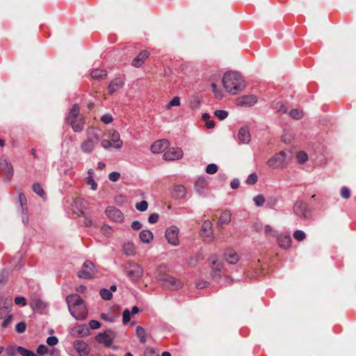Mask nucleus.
Returning <instances> with one entry per match:
<instances>
[{
	"instance_id": "nucleus-1",
	"label": "nucleus",
	"mask_w": 356,
	"mask_h": 356,
	"mask_svg": "<svg viewBox=\"0 0 356 356\" xmlns=\"http://www.w3.org/2000/svg\"><path fill=\"white\" fill-rule=\"evenodd\" d=\"M222 84L225 90L231 95H237L245 88V81L237 72H226L222 77Z\"/></svg>"
},
{
	"instance_id": "nucleus-2",
	"label": "nucleus",
	"mask_w": 356,
	"mask_h": 356,
	"mask_svg": "<svg viewBox=\"0 0 356 356\" xmlns=\"http://www.w3.org/2000/svg\"><path fill=\"white\" fill-rule=\"evenodd\" d=\"M65 121L70 124L74 132H81L83 129V120L79 115V106L75 104L72 106Z\"/></svg>"
},
{
	"instance_id": "nucleus-3",
	"label": "nucleus",
	"mask_w": 356,
	"mask_h": 356,
	"mask_svg": "<svg viewBox=\"0 0 356 356\" xmlns=\"http://www.w3.org/2000/svg\"><path fill=\"white\" fill-rule=\"evenodd\" d=\"M143 268L138 264L129 261L127 263V276L131 282H136L143 275Z\"/></svg>"
},
{
	"instance_id": "nucleus-4",
	"label": "nucleus",
	"mask_w": 356,
	"mask_h": 356,
	"mask_svg": "<svg viewBox=\"0 0 356 356\" xmlns=\"http://www.w3.org/2000/svg\"><path fill=\"white\" fill-rule=\"evenodd\" d=\"M286 164V154L284 151L275 154L267 161V165L272 169L284 168Z\"/></svg>"
},
{
	"instance_id": "nucleus-5",
	"label": "nucleus",
	"mask_w": 356,
	"mask_h": 356,
	"mask_svg": "<svg viewBox=\"0 0 356 356\" xmlns=\"http://www.w3.org/2000/svg\"><path fill=\"white\" fill-rule=\"evenodd\" d=\"M97 273L94 264L90 260H86L81 269L78 272V277L83 279L92 278Z\"/></svg>"
},
{
	"instance_id": "nucleus-6",
	"label": "nucleus",
	"mask_w": 356,
	"mask_h": 356,
	"mask_svg": "<svg viewBox=\"0 0 356 356\" xmlns=\"http://www.w3.org/2000/svg\"><path fill=\"white\" fill-rule=\"evenodd\" d=\"M115 337L116 334L113 330H106L104 332L99 333L95 337V340L98 343H104L105 346L109 347L112 344Z\"/></svg>"
},
{
	"instance_id": "nucleus-7",
	"label": "nucleus",
	"mask_w": 356,
	"mask_h": 356,
	"mask_svg": "<svg viewBox=\"0 0 356 356\" xmlns=\"http://www.w3.org/2000/svg\"><path fill=\"white\" fill-rule=\"evenodd\" d=\"M179 229L177 226L172 225L168 227L165 232V236L168 242L174 246L179 245Z\"/></svg>"
},
{
	"instance_id": "nucleus-8",
	"label": "nucleus",
	"mask_w": 356,
	"mask_h": 356,
	"mask_svg": "<svg viewBox=\"0 0 356 356\" xmlns=\"http://www.w3.org/2000/svg\"><path fill=\"white\" fill-rule=\"evenodd\" d=\"M200 234L205 242L210 243L213 241L212 223L210 220H205L203 222Z\"/></svg>"
},
{
	"instance_id": "nucleus-9",
	"label": "nucleus",
	"mask_w": 356,
	"mask_h": 356,
	"mask_svg": "<svg viewBox=\"0 0 356 356\" xmlns=\"http://www.w3.org/2000/svg\"><path fill=\"white\" fill-rule=\"evenodd\" d=\"M105 213L110 220L114 222H122L124 220L122 212L115 207H108L106 209Z\"/></svg>"
},
{
	"instance_id": "nucleus-10",
	"label": "nucleus",
	"mask_w": 356,
	"mask_h": 356,
	"mask_svg": "<svg viewBox=\"0 0 356 356\" xmlns=\"http://www.w3.org/2000/svg\"><path fill=\"white\" fill-rule=\"evenodd\" d=\"M161 280L165 287L170 288L173 290L178 289L182 286V283L180 280L168 275H163Z\"/></svg>"
},
{
	"instance_id": "nucleus-11",
	"label": "nucleus",
	"mask_w": 356,
	"mask_h": 356,
	"mask_svg": "<svg viewBox=\"0 0 356 356\" xmlns=\"http://www.w3.org/2000/svg\"><path fill=\"white\" fill-rule=\"evenodd\" d=\"M183 151L181 148L170 147L163 155L165 161H175L181 159Z\"/></svg>"
},
{
	"instance_id": "nucleus-12",
	"label": "nucleus",
	"mask_w": 356,
	"mask_h": 356,
	"mask_svg": "<svg viewBox=\"0 0 356 356\" xmlns=\"http://www.w3.org/2000/svg\"><path fill=\"white\" fill-rule=\"evenodd\" d=\"M73 348L79 356H88L90 348L86 342L83 340H76L73 343Z\"/></svg>"
},
{
	"instance_id": "nucleus-13",
	"label": "nucleus",
	"mask_w": 356,
	"mask_h": 356,
	"mask_svg": "<svg viewBox=\"0 0 356 356\" xmlns=\"http://www.w3.org/2000/svg\"><path fill=\"white\" fill-rule=\"evenodd\" d=\"M65 301L69 311H72V309L79 305H85L83 300L76 293L68 295L65 298Z\"/></svg>"
},
{
	"instance_id": "nucleus-14",
	"label": "nucleus",
	"mask_w": 356,
	"mask_h": 356,
	"mask_svg": "<svg viewBox=\"0 0 356 356\" xmlns=\"http://www.w3.org/2000/svg\"><path fill=\"white\" fill-rule=\"evenodd\" d=\"M293 212L300 218H307L308 205L302 200H297L293 205Z\"/></svg>"
},
{
	"instance_id": "nucleus-15",
	"label": "nucleus",
	"mask_w": 356,
	"mask_h": 356,
	"mask_svg": "<svg viewBox=\"0 0 356 356\" xmlns=\"http://www.w3.org/2000/svg\"><path fill=\"white\" fill-rule=\"evenodd\" d=\"M86 134L87 139L95 143V144H97L98 142L103 137L102 131L99 129L95 127L88 128L86 131Z\"/></svg>"
},
{
	"instance_id": "nucleus-16",
	"label": "nucleus",
	"mask_w": 356,
	"mask_h": 356,
	"mask_svg": "<svg viewBox=\"0 0 356 356\" xmlns=\"http://www.w3.org/2000/svg\"><path fill=\"white\" fill-rule=\"evenodd\" d=\"M70 314L76 320H83L87 317L88 309L85 305L75 307L72 311H69Z\"/></svg>"
},
{
	"instance_id": "nucleus-17",
	"label": "nucleus",
	"mask_w": 356,
	"mask_h": 356,
	"mask_svg": "<svg viewBox=\"0 0 356 356\" xmlns=\"http://www.w3.org/2000/svg\"><path fill=\"white\" fill-rule=\"evenodd\" d=\"M169 146V142L166 139H161L155 141L151 145L150 149L154 154H159L164 152Z\"/></svg>"
},
{
	"instance_id": "nucleus-18",
	"label": "nucleus",
	"mask_w": 356,
	"mask_h": 356,
	"mask_svg": "<svg viewBox=\"0 0 356 356\" xmlns=\"http://www.w3.org/2000/svg\"><path fill=\"white\" fill-rule=\"evenodd\" d=\"M257 102V97L253 95H245L237 99V104L241 106H252Z\"/></svg>"
},
{
	"instance_id": "nucleus-19",
	"label": "nucleus",
	"mask_w": 356,
	"mask_h": 356,
	"mask_svg": "<svg viewBox=\"0 0 356 356\" xmlns=\"http://www.w3.org/2000/svg\"><path fill=\"white\" fill-rule=\"evenodd\" d=\"M108 138L113 142V145L115 149H120L123 145V142L120 140V134L115 130H111L108 133Z\"/></svg>"
},
{
	"instance_id": "nucleus-20",
	"label": "nucleus",
	"mask_w": 356,
	"mask_h": 356,
	"mask_svg": "<svg viewBox=\"0 0 356 356\" xmlns=\"http://www.w3.org/2000/svg\"><path fill=\"white\" fill-rule=\"evenodd\" d=\"M0 166L1 169L5 172L7 177L10 178L13 175V168L8 159L3 158L1 159Z\"/></svg>"
},
{
	"instance_id": "nucleus-21",
	"label": "nucleus",
	"mask_w": 356,
	"mask_h": 356,
	"mask_svg": "<svg viewBox=\"0 0 356 356\" xmlns=\"http://www.w3.org/2000/svg\"><path fill=\"white\" fill-rule=\"evenodd\" d=\"M238 138L241 143L248 144L251 140L250 131L247 127H242L239 129Z\"/></svg>"
},
{
	"instance_id": "nucleus-22",
	"label": "nucleus",
	"mask_w": 356,
	"mask_h": 356,
	"mask_svg": "<svg viewBox=\"0 0 356 356\" xmlns=\"http://www.w3.org/2000/svg\"><path fill=\"white\" fill-rule=\"evenodd\" d=\"M278 244L282 249H288L291 245V238L290 235H277Z\"/></svg>"
},
{
	"instance_id": "nucleus-23",
	"label": "nucleus",
	"mask_w": 356,
	"mask_h": 356,
	"mask_svg": "<svg viewBox=\"0 0 356 356\" xmlns=\"http://www.w3.org/2000/svg\"><path fill=\"white\" fill-rule=\"evenodd\" d=\"M232 213L229 211H224L218 220V227L222 228L224 225H228L231 222Z\"/></svg>"
},
{
	"instance_id": "nucleus-24",
	"label": "nucleus",
	"mask_w": 356,
	"mask_h": 356,
	"mask_svg": "<svg viewBox=\"0 0 356 356\" xmlns=\"http://www.w3.org/2000/svg\"><path fill=\"white\" fill-rule=\"evenodd\" d=\"M122 251L123 253L128 257H132L135 255L136 248L134 244L130 241L124 243L122 245Z\"/></svg>"
},
{
	"instance_id": "nucleus-25",
	"label": "nucleus",
	"mask_w": 356,
	"mask_h": 356,
	"mask_svg": "<svg viewBox=\"0 0 356 356\" xmlns=\"http://www.w3.org/2000/svg\"><path fill=\"white\" fill-rule=\"evenodd\" d=\"M149 56V53L147 51H142L139 55L132 60V65L136 67H139L142 65L145 59Z\"/></svg>"
},
{
	"instance_id": "nucleus-26",
	"label": "nucleus",
	"mask_w": 356,
	"mask_h": 356,
	"mask_svg": "<svg viewBox=\"0 0 356 356\" xmlns=\"http://www.w3.org/2000/svg\"><path fill=\"white\" fill-rule=\"evenodd\" d=\"M124 86V82L120 79H115L108 85V91L111 94L114 93Z\"/></svg>"
},
{
	"instance_id": "nucleus-27",
	"label": "nucleus",
	"mask_w": 356,
	"mask_h": 356,
	"mask_svg": "<svg viewBox=\"0 0 356 356\" xmlns=\"http://www.w3.org/2000/svg\"><path fill=\"white\" fill-rule=\"evenodd\" d=\"M153 237L152 232L148 229H143L139 233V238L144 243H149Z\"/></svg>"
},
{
	"instance_id": "nucleus-28",
	"label": "nucleus",
	"mask_w": 356,
	"mask_h": 356,
	"mask_svg": "<svg viewBox=\"0 0 356 356\" xmlns=\"http://www.w3.org/2000/svg\"><path fill=\"white\" fill-rule=\"evenodd\" d=\"M95 145V143L87 139L81 143V149L83 152L89 154L93 151Z\"/></svg>"
},
{
	"instance_id": "nucleus-29",
	"label": "nucleus",
	"mask_w": 356,
	"mask_h": 356,
	"mask_svg": "<svg viewBox=\"0 0 356 356\" xmlns=\"http://www.w3.org/2000/svg\"><path fill=\"white\" fill-rule=\"evenodd\" d=\"M186 188L182 185H177L174 187L173 195L176 199H182L186 195Z\"/></svg>"
},
{
	"instance_id": "nucleus-30",
	"label": "nucleus",
	"mask_w": 356,
	"mask_h": 356,
	"mask_svg": "<svg viewBox=\"0 0 356 356\" xmlns=\"http://www.w3.org/2000/svg\"><path fill=\"white\" fill-rule=\"evenodd\" d=\"M136 336L141 343L147 341V334L145 330L142 326H137L136 328Z\"/></svg>"
},
{
	"instance_id": "nucleus-31",
	"label": "nucleus",
	"mask_w": 356,
	"mask_h": 356,
	"mask_svg": "<svg viewBox=\"0 0 356 356\" xmlns=\"http://www.w3.org/2000/svg\"><path fill=\"white\" fill-rule=\"evenodd\" d=\"M74 331L81 337L88 336L90 334V328L86 325L83 324L74 327Z\"/></svg>"
},
{
	"instance_id": "nucleus-32",
	"label": "nucleus",
	"mask_w": 356,
	"mask_h": 356,
	"mask_svg": "<svg viewBox=\"0 0 356 356\" xmlns=\"http://www.w3.org/2000/svg\"><path fill=\"white\" fill-rule=\"evenodd\" d=\"M18 210L20 211L23 224L25 226H28L29 224V214L28 207L19 208Z\"/></svg>"
},
{
	"instance_id": "nucleus-33",
	"label": "nucleus",
	"mask_w": 356,
	"mask_h": 356,
	"mask_svg": "<svg viewBox=\"0 0 356 356\" xmlns=\"http://www.w3.org/2000/svg\"><path fill=\"white\" fill-rule=\"evenodd\" d=\"M225 259L229 264H234L238 261V256L236 252L229 251L225 254Z\"/></svg>"
},
{
	"instance_id": "nucleus-34",
	"label": "nucleus",
	"mask_w": 356,
	"mask_h": 356,
	"mask_svg": "<svg viewBox=\"0 0 356 356\" xmlns=\"http://www.w3.org/2000/svg\"><path fill=\"white\" fill-rule=\"evenodd\" d=\"M106 75V72L104 70L95 69L91 72L92 79H99Z\"/></svg>"
},
{
	"instance_id": "nucleus-35",
	"label": "nucleus",
	"mask_w": 356,
	"mask_h": 356,
	"mask_svg": "<svg viewBox=\"0 0 356 356\" xmlns=\"http://www.w3.org/2000/svg\"><path fill=\"white\" fill-rule=\"evenodd\" d=\"M101 298L104 300H110L113 298L111 290L108 289H102L99 291Z\"/></svg>"
},
{
	"instance_id": "nucleus-36",
	"label": "nucleus",
	"mask_w": 356,
	"mask_h": 356,
	"mask_svg": "<svg viewBox=\"0 0 356 356\" xmlns=\"http://www.w3.org/2000/svg\"><path fill=\"white\" fill-rule=\"evenodd\" d=\"M273 107L280 113H285L287 111V108L282 102H276L273 103Z\"/></svg>"
},
{
	"instance_id": "nucleus-37",
	"label": "nucleus",
	"mask_w": 356,
	"mask_h": 356,
	"mask_svg": "<svg viewBox=\"0 0 356 356\" xmlns=\"http://www.w3.org/2000/svg\"><path fill=\"white\" fill-rule=\"evenodd\" d=\"M17 351L22 356H35V354L33 351L29 350L22 346H17Z\"/></svg>"
},
{
	"instance_id": "nucleus-38",
	"label": "nucleus",
	"mask_w": 356,
	"mask_h": 356,
	"mask_svg": "<svg viewBox=\"0 0 356 356\" xmlns=\"http://www.w3.org/2000/svg\"><path fill=\"white\" fill-rule=\"evenodd\" d=\"M33 191L38 194L41 197L44 198L45 196V193L41 186V185L38 183H35L33 185Z\"/></svg>"
},
{
	"instance_id": "nucleus-39",
	"label": "nucleus",
	"mask_w": 356,
	"mask_h": 356,
	"mask_svg": "<svg viewBox=\"0 0 356 356\" xmlns=\"http://www.w3.org/2000/svg\"><path fill=\"white\" fill-rule=\"evenodd\" d=\"M214 115L219 120H222L227 118L228 112L225 110H216L214 111Z\"/></svg>"
},
{
	"instance_id": "nucleus-40",
	"label": "nucleus",
	"mask_w": 356,
	"mask_h": 356,
	"mask_svg": "<svg viewBox=\"0 0 356 356\" xmlns=\"http://www.w3.org/2000/svg\"><path fill=\"white\" fill-rule=\"evenodd\" d=\"M296 158H297L298 163L300 164L305 163L308 159L307 154L305 152H302V151L299 152L297 154Z\"/></svg>"
},
{
	"instance_id": "nucleus-41",
	"label": "nucleus",
	"mask_w": 356,
	"mask_h": 356,
	"mask_svg": "<svg viewBox=\"0 0 356 356\" xmlns=\"http://www.w3.org/2000/svg\"><path fill=\"white\" fill-rule=\"evenodd\" d=\"M293 237L298 241H301L305 238L306 234L303 231L298 229L294 232Z\"/></svg>"
},
{
	"instance_id": "nucleus-42",
	"label": "nucleus",
	"mask_w": 356,
	"mask_h": 356,
	"mask_svg": "<svg viewBox=\"0 0 356 356\" xmlns=\"http://www.w3.org/2000/svg\"><path fill=\"white\" fill-rule=\"evenodd\" d=\"M253 201L256 206L261 207L265 202V197L263 195H258L253 198Z\"/></svg>"
},
{
	"instance_id": "nucleus-43",
	"label": "nucleus",
	"mask_w": 356,
	"mask_h": 356,
	"mask_svg": "<svg viewBox=\"0 0 356 356\" xmlns=\"http://www.w3.org/2000/svg\"><path fill=\"white\" fill-rule=\"evenodd\" d=\"M31 306L34 309H42L44 306V302L40 299H35L31 302Z\"/></svg>"
},
{
	"instance_id": "nucleus-44",
	"label": "nucleus",
	"mask_w": 356,
	"mask_h": 356,
	"mask_svg": "<svg viewBox=\"0 0 356 356\" xmlns=\"http://www.w3.org/2000/svg\"><path fill=\"white\" fill-rule=\"evenodd\" d=\"M289 115L296 120H299L302 117V112L298 109H292L289 112Z\"/></svg>"
},
{
	"instance_id": "nucleus-45",
	"label": "nucleus",
	"mask_w": 356,
	"mask_h": 356,
	"mask_svg": "<svg viewBox=\"0 0 356 356\" xmlns=\"http://www.w3.org/2000/svg\"><path fill=\"white\" fill-rule=\"evenodd\" d=\"M18 200L19 202L20 208L28 207L27 199L23 193H20L18 195Z\"/></svg>"
},
{
	"instance_id": "nucleus-46",
	"label": "nucleus",
	"mask_w": 356,
	"mask_h": 356,
	"mask_svg": "<svg viewBox=\"0 0 356 356\" xmlns=\"http://www.w3.org/2000/svg\"><path fill=\"white\" fill-rule=\"evenodd\" d=\"M218 171V165L215 163H210L206 168V172L209 175L215 174Z\"/></svg>"
},
{
	"instance_id": "nucleus-47",
	"label": "nucleus",
	"mask_w": 356,
	"mask_h": 356,
	"mask_svg": "<svg viewBox=\"0 0 356 356\" xmlns=\"http://www.w3.org/2000/svg\"><path fill=\"white\" fill-rule=\"evenodd\" d=\"M148 203L145 200H143L136 204V208L140 211H145L147 209Z\"/></svg>"
},
{
	"instance_id": "nucleus-48",
	"label": "nucleus",
	"mask_w": 356,
	"mask_h": 356,
	"mask_svg": "<svg viewBox=\"0 0 356 356\" xmlns=\"http://www.w3.org/2000/svg\"><path fill=\"white\" fill-rule=\"evenodd\" d=\"M264 232L266 235H270L273 237H277L278 235V232L277 231L273 230V228L269 225H266L265 226Z\"/></svg>"
},
{
	"instance_id": "nucleus-49",
	"label": "nucleus",
	"mask_w": 356,
	"mask_h": 356,
	"mask_svg": "<svg viewBox=\"0 0 356 356\" xmlns=\"http://www.w3.org/2000/svg\"><path fill=\"white\" fill-rule=\"evenodd\" d=\"M258 177L255 173L250 174L246 179V183L250 185H253L257 181Z\"/></svg>"
},
{
	"instance_id": "nucleus-50",
	"label": "nucleus",
	"mask_w": 356,
	"mask_h": 356,
	"mask_svg": "<svg viewBox=\"0 0 356 356\" xmlns=\"http://www.w3.org/2000/svg\"><path fill=\"white\" fill-rule=\"evenodd\" d=\"M341 195L344 199H348L350 197V191L346 186H343L341 189Z\"/></svg>"
},
{
	"instance_id": "nucleus-51",
	"label": "nucleus",
	"mask_w": 356,
	"mask_h": 356,
	"mask_svg": "<svg viewBox=\"0 0 356 356\" xmlns=\"http://www.w3.org/2000/svg\"><path fill=\"white\" fill-rule=\"evenodd\" d=\"M180 104V99L179 97H174L166 106L168 108L172 106H177Z\"/></svg>"
},
{
	"instance_id": "nucleus-52",
	"label": "nucleus",
	"mask_w": 356,
	"mask_h": 356,
	"mask_svg": "<svg viewBox=\"0 0 356 356\" xmlns=\"http://www.w3.org/2000/svg\"><path fill=\"white\" fill-rule=\"evenodd\" d=\"M87 184L91 186L93 191H96L97 188V184L95 183L92 176H88L86 179Z\"/></svg>"
},
{
	"instance_id": "nucleus-53",
	"label": "nucleus",
	"mask_w": 356,
	"mask_h": 356,
	"mask_svg": "<svg viewBox=\"0 0 356 356\" xmlns=\"http://www.w3.org/2000/svg\"><path fill=\"white\" fill-rule=\"evenodd\" d=\"M26 325L24 322H19L15 326L16 332L23 333L26 330Z\"/></svg>"
},
{
	"instance_id": "nucleus-54",
	"label": "nucleus",
	"mask_w": 356,
	"mask_h": 356,
	"mask_svg": "<svg viewBox=\"0 0 356 356\" xmlns=\"http://www.w3.org/2000/svg\"><path fill=\"white\" fill-rule=\"evenodd\" d=\"M15 303L17 305H22L23 307L27 305L26 300L23 296H17L15 298Z\"/></svg>"
},
{
	"instance_id": "nucleus-55",
	"label": "nucleus",
	"mask_w": 356,
	"mask_h": 356,
	"mask_svg": "<svg viewBox=\"0 0 356 356\" xmlns=\"http://www.w3.org/2000/svg\"><path fill=\"white\" fill-rule=\"evenodd\" d=\"M58 343V339L55 336H50L47 339V343L50 346H54Z\"/></svg>"
},
{
	"instance_id": "nucleus-56",
	"label": "nucleus",
	"mask_w": 356,
	"mask_h": 356,
	"mask_svg": "<svg viewBox=\"0 0 356 356\" xmlns=\"http://www.w3.org/2000/svg\"><path fill=\"white\" fill-rule=\"evenodd\" d=\"M130 314L131 313L129 309H126L124 310L122 313V322L124 324L127 323L130 321Z\"/></svg>"
},
{
	"instance_id": "nucleus-57",
	"label": "nucleus",
	"mask_w": 356,
	"mask_h": 356,
	"mask_svg": "<svg viewBox=\"0 0 356 356\" xmlns=\"http://www.w3.org/2000/svg\"><path fill=\"white\" fill-rule=\"evenodd\" d=\"M206 185V180L204 178H199L195 181V187L200 188L197 189L198 192H200V189L203 188Z\"/></svg>"
},
{
	"instance_id": "nucleus-58",
	"label": "nucleus",
	"mask_w": 356,
	"mask_h": 356,
	"mask_svg": "<svg viewBox=\"0 0 356 356\" xmlns=\"http://www.w3.org/2000/svg\"><path fill=\"white\" fill-rule=\"evenodd\" d=\"M89 328L92 330H96L100 327L101 323L96 320H91L89 321Z\"/></svg>"
},
{
	"instance_id": "nucleus-59",
	"label": "nucleus",
	"mask_w": 356,
	"mask_h": 356,
	"mask_svg": "<svg viewBox=\"0 0 356 356\" xmlns=\"http://www.w3.org/2000/svg\"><path fill=\"white\" fill-rule=\"evenodd\" d=\"M101 120L104 123V124H109L111 123L112 121H113V117L111 114H108V113H106V114H104L102 116L101 118Z\"/></svg>"
},
{
	"instance_id": "nucleus-60",
	"label": "nucleus",
	"mask_w": 356,
	"mask_h": 356,
	"mask_svg": "<svg viewBox=\"0 0 356 356\" xmlns=\"http://www.w3.org/2000/svg\"><path fill=\"white\" fill-rule=\"evenodd\" d=\"M159 216L156 213H152L148 218V222L151 224L156 223L159 220Z\"/></svg>"
},
{
	"instance_id": "nucleus-61",
	"label": "nucleus",
	"mask_w": 356,
	"mask_h": 356,
	"mask_svg": "<svg viewBox=\"0 0 356 356\" xmlns=\"http://www.w3.org/2000/svg\"><path fill=\"white\" fill-rule=\"evenodd\" d=\"M120 177V175L118 172H112L108 175L109 180L112 181H117Z\"/></svg>"
},
{
	"instance_id": "nucleus-62",
	"label": "nucleus",
	"mask_w": 356,
	"mask_h": 356,
	"mask_svg": "<svg viewBox=\"0 0 356 356\" xmlns=\"http://www.w3.org/2000/svg\"><path fill=\"white\" fill-rule=\"evenodd\" d=\"M47 348L43 344L40 345L37 348V353L40 355H43L47 353Z\"/></svg>"
},
{
	"instance_id": "nucleus-63",
	"label": "nucleus",
	"mask_w": 356,
	"mask_h": 356,
	"mask_svg": "<svg viewBox=\"0 0 356 356\" xmlns=\"http://www.w3.org/2000/svg\"><path fill=\"white\" fill-rule=\"evenodd\" d=\"M131 227L134 230H138L142 227V224L138 220H134L131 222Z\"/></svg>"
},
{
	"instance_id": "nucleus-64",
	"label": "nucleus",
	"mask_w": 356,
	"mask_h": 356,
	"mask_svg": "<svg viewBox=\"0 0 356 356\" xmlns=\"http://www.w3.org/2000/svg\"><path fill=\"white\" fill-rule=\"evenodd\" d=\"M239 185H240V181L238 179H234L231 183H230V186L232 187V188L233 189H236L239 187Z\"/></svg>"
}]
</instances>
